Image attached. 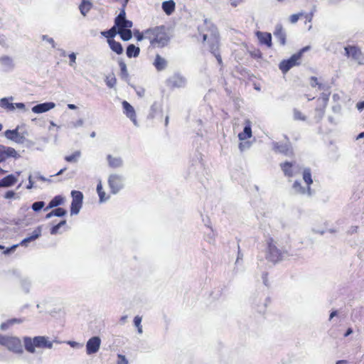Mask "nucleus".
<instances>
[{"instance_id": "nucleus-56", "label": "nucleus", "mask_w": 364, "mask_h": 364, "mask_svg": "<svg viewBox=\"0 0 364 364\" xmlns=\"http://www.w3.org/2000/svg\"><path fill=\"white\" fill-rule=\"evenodd\" d=\"M116 82H117L116 78L114 77H112L110 79H109V78L107 79L106 84L109 87L112 88L114 87Z\"/></svg>"}, {"instance_id": "nucleus-64", "label": "nucleus", "mask_w": 364, "mask_h": 364, "mask_svg": "<svg viewBox=\"0 0 364 364\" xmlns=\"http://www.w3.org/2000/svg\"><path fill=\"white\" fill-rule=\"evenodd\" d=\"M356 108L361 112L364 109V101L359 102L356 104Z\"/></svg>"}, {"instance_id": "nucleus-19", "label": "nucleus", "mask_w": 364, "mask_h": 364, "mask_svg": "<svg viewBox=\"0 0 364 364\" xmlns=\"http://www.w3.org/2000/svg\"><path fill=\"white\" fill-rule=\"evenodd\" d=\"M292 189L296 194L306 195L311 197L314 194V191L311 190L310 186L304 188L301 186L299 181H295L292 185Z\"/></svg>"}, {"instance_id": "nucleus-44", "label": "nucleus", "mask_w": 364, "mask_h": 364, "mask_svg": "<svg viewBox=\"0 0 364 364\" xmlns=\"http://www.w3.org/2000/svg\"><path fill=\"white\" fill-rule=\"evenodd\" d=\"M81 156L80 151H76L70 156H66L65 160L70 163H76Z\"/></svg>"}, {"instance_id": "nucleus-32", "label": "nucleus", "mask_w": 364, "mask_h": 364, "mask_svg": "<svg viewBox=\"0 0 364 364\" xmlns=\"http://www.w3.org/2000/svg\"><path fill=\"white\" fill-rule=\"evenodd\" d=\"M92 7V4L90 0H82L79 6V9L81 14L84 16L90 11Z\"/></svg>"}, {"instance_id": "nucleus-6", "label": "nucleus", "mask_w": 364, "mask_h": 364, "mask_svg": "<svg viewBox=\"0 0 364 364\" xmlns=\"http://www.w3.org/2000/svg\"><path fill=\"white\" fill-rule=\"evenodd\" d=\"M345 55L347 58L358 63L360 65L364 63V55L360 48L356 46H347L344 48Z\"/></svg>"}, {"instance_id": "nucleus-34", "label": "nucleus", "mask_w": 364, "mask_h": 364, "mask_svg": "<svg viewBox=\"0 0 364 364\" xmlns=\"http://www.w3.org/2000/svg\"><path fill=\"white\" fill-rule=\"evenodd\" d=\"M325 109H326V108L320 107V106L317 107L315 109L314 119L316 123H319L322 120V119L324 116V114H325Z\"/></svg>"}, {"instance_id": "nucleus-36", "label": "nucleus", "mask_w": 364, "mask_h": 364, "mask_svg": "<svg viewBox=\"0 0 364 364\" xmlns=\"http://www.w3.org/2000/svg\"><path fill=\"white\" fill-rule=\"evenodd\" d=\"M161 110V107L159 103L155 102L151 106L150 112L149 114V118H154L158 112Z\"/></svg>"}, {"instance_id": "nucleus-24", "label": "nucleus", "mask_w": 364, "mask_h": 364, "mask_svg": "<svg viewBox=\"0 0 364 364\" xmlns=\"http://www.w3.org/2000/svg\"><path fill=\"white\" fill-rule=\"evenodd\" d=\"M256 36L260 43L266 45L268 48L272 46V35L270 33L257 31Z\"/></svg>"}, {"instance_id": "nucleus-48", "label": "nucleus", "mask_w": 364, "mask_h": 364, "mask_svg": "<svg viewBox=\"0 0 364 364\" xmlns=\"http://www.w3.org/2000/svg\"><path fill=\"white\" fill-rule=\"evenodd\" d=\"M54 216L56 217H63L65 216L67 214L66 210H65L63 208H57L54 210H53Z\"/></svg>"}, {"instance_id": "nucleus-45", "label": "nucleus", "mask_w": 364, "mask_h": 364, "mask_svg": "<svg viewBox=\"0 0 364 364\" xmlns=\"http://www.w3.org/2000/svg\"><path fill=\"white\" fill-rule=\"evenodd\" d=\"M125 8L126 7H122V9L120 10L119 14H118V16L114 19V24L115 25H118L119 23V21H122V20L126 18Z\"/></svg>"}, {"instance_id": "nucleus-21", "label": "nucleus", "mask_w": 364, "mask_h": 364, "mask_svg": "<svg viewBox=\"0 0 364 364\" xmlns=\"http://www.w3.org/2000/svg\"><path fill=\"white\" fill-rule=\"evenodd\" d=\"M0 64L5 72L11 71L15 67L13 58L6 55L0 56Z\"/></svg>"}, {"instance_id": "nucleus-8", "label": "nucleus", "mask_w": 364, "mask_h": 364, "mask_svg": "<svg viewBox=\"0 0 364 364\" xmlns=\"http://www.w3.org/2000/svg\"><path fill=\"white\" fill-rule=\"evenodd\" d=\"M281 169L287 177H294L298 175L301 171V167L296 161H285L280 164Z\"/></svg>"}, {"instance_id": "nucleus-22", "label": "nucleus", "mask_w": 364, "mask_h": 364, "mask_svg": "<svg viewBox=\"0 0 364 364\" xmlns=\"http://www.w3.org/2000/svg\"><path fill=\"white\" fill-rule=\"evenodd\" d=\"M107 161L109 167L111 168H119L124 166V161L121 156H114L112 154L107 156Z\"/></svg>"}, {"instance_id": "nucleus-38", "label": "nucleus", "mask_w": 364, "mask_h": 364, "mask_svg": "<svg viewBox=\"0 0 364 364\" xmlns=\"http://www.w3.org/2000/svg\"><path fill=\"white\" fill-rule=\"evenodd\" d=\"M303 179L304 182L306 183L307 186H310L313 183L311 170L309 168H306L303 171Z\"/></svg>"}, {"instance_id": "nucleus-28", "label": "nucleus", "mask_w": 364, "mask_h": 364, "mask_svg": "<svg viewBox=\"0 0 364 364\" xmlns=\"http://www.w3.org/2000/svg\"><path fill=\"white\" fill-rule=\"evenodd\" d=\"M157 71H162L167 67V61L165 58H162L160 55H156L155 60L153 63Z\"/></svg>"}, {"instance_id": "nucleus-50", "label": "nucleus", "mask_w": 364, "mask_h": 364, "mask_svg": "<svg viewBox=\"0 0 364 364\" xmlns=\"http://www.w3.org/2000/svg\"><path fill=\"white\" fill-rule=\"evenodd\" d=\"M41 39L43 41H46L47 43H48L51 47L53 48H55V46H56V44H55V42L54 41V39L51 37H49L48 35H43L41 36Z\"/></svg>"}, {"instance_id": "nucleus-5", "label": "nucleus", "mask_w": 364, "mask_h": 364, "mask_svg": "<svg viewBox=\"0 0 364 364\" xmlns=\"http://www.w3.org/2000/svg\"><path fill=\"white\" fill-rule=\"evenodd\" d=\"M24 127V125H18L14 129H7L4 132L5 137L7 139L18 144H24L27 141L26 136L28 134V133L26 130L21 129V127Z\"/></svg>"}, {"instance_id": "nucleus-2", "label": "nucleus", "mask_w": 364, "mask_h": 364, "mask_svg": "<svg viewBox=\"0 0 364 364\" xmlns=\"http://www.w3.org/2000/svg\"><path fill=\"white\" fill-rule=\"evenodd\" d=\"M146 35V39L149 41L150 45L153 47H164L169 41V37L164 26L147 29Z\"/></svg>"}, {"instance_id": "nucleus-25", "label": "nucleus", "mask_w": 364, "mask_h": 364, "mask_svg": "<svg viewBox=\"0 0 364 364\" xmlns=\"http://www.w3.org/2000/svg\"><path fill=\"white\" fill-rule=\"evenodd\" d=\"M41 227L38 226L37 228H36L33 232H32L31 235L24 238L21 242L20 245L21 246H26L28 243L34 241L35 240L38 239L41 235Z\"/></svg>"}, {"instance_id": "nucleus-52", "label": "nucleus", "mask_w": 364, "mask_h": 364, "mask_svg": "<svg viewBox=\"0 0 364 364\" xmlns=\"http://www.w3.org/2000/svg\"><path fill=\"white\" fill-rule=\"evenodd\" d=\"M252 144L250 141H242L239 144V149L240 151H244L250 148Z\"/></svg>"}, {"instance_id": "nucleus-26", "label": "nucleus", "mask_w": 364, "mask_h": 364, "mask_svg": "<svg viewBox=\"0 0 364 364\" xmlns=\"http://www.w3.org/2000/svg\"><path fill=\"white\" fill-rule=\"evenodd\" d=\"M252 136V127L251 122L250 120L245 121V126L243 132L238 134V138L240 141H245Z\"/></svg>"}, {"instance_id": "nucleus-49", "label": "nucleus", "mask_w": 364, "mask_h": 364, "mask_svg": "<svg viewBox=\"0 0 364 364\" xmlns=\"http://www.w3.org/2000/svg\"><path fill=\"white\" fill-rule=\"evenodd\" d=\"M205 240L208 243H210V244H213L215 242V233L213 232L212 228H210V232L206 234V235H205Z\"/></svg>"}, {"instance_id": "nucleus-23", "label": "nucleus", "mask_w": 364, "mask_h": 364, "mask_svg": "<svg viewBox=\"0 0 364 364\" xmlns=\"http://www.w3.org/2000/svg\"><path fill=\"white\" fill-rule=\"evenodd\" d=\"M275 38L279 42L282 46L286 44L287 34L281 24H277L274 31Z\"/></svg>"}, {"instance_id": "nucleus-63", "label": "nucleus", "mask_w": 364, "mask_h": 364, "mask_svg": "<svg viewBox=\"0 0 364 364\" xmlns=\"http://www.w3.org/2000/svg\"><path fill=\"white\" fill-rule=\"evenodd\" d=\"M15 193L13 191H8L4 196V198L6 199H10L14 197Z\"/></svg>"}, {"instance_id": "nucleus-55", "label": "nucleus", "mask_w": 364, "mask_h": 364, "mask_svg": "<svg viewBox=\"0 0 364 364\" xmlns=\"http://www.w3.org/2000/svg\"><path fill=\"white\" fill-rule=\"evenodd\" d=\"M9 337V336L0 334V345L6 347Z\"/></svg>"}, {"instance_id": "nucleus-3", "label": "nucleus", "mask_w": 364, "mask_h": 364, "mask_svg": "<svg viewBox=\"0 0 364 364\" xmlns=\"http://www.w3.org/2000/svg\"><path fill=\"white\" fill-rule=\"evenodd\" d=\"M267 245L266 259L271 262L277 263L282 260L287 254L286 250L279 248L277 241L272 237L267 240Z\"/></svg>"}, {"instance_id": "nucleus-40", "label": "nucleus", "mask_w": 364, "mask_h": 364, "mask_svg": "<svg viewBox=\"0 0 364 364\" xmlns=\"http://www.w3.org/2000/svg\"><path fill=\"white\" fill-rule=\"evenodd\" d=\"M119 66L120 68V75L122 78L127 80L129 77V73L126 63L123 60H119Z\"/></svg>"}, {"instance_id": "nucleus-37", "label": "nucleus", "mask_w": 364, "mask_h": 364, "mask_svg": "<svg viewBox=\"0 0 364 364\" xmlns=\"http://www.w3.org/2000/svg\"><path fill=\"white\" fill-rule=\"evenodd\" d=\"M133 26L132 21L127 20V19H123L122 21H119V23L118 25H115L116 28H118V30H125V29H130Z\"/></svg>"}, {"instance_id": "nucleus-39", "label": "nucleus", "mask_w": 364, "mask_h": 364, "mask_svg": "<svg viewBox=\"0 0 364 364\" xmlns=\"http://www.w3.org/2000/svg\"><path fill=\"white\" fill-rule=\"evenodd\" d=\"M117 33L119 34L121 38L124 41L130 40L132 37V33L130 29L118 30Z\"/></svg>"}, {"instance_id": "nucleus-14", "label": "nucleus", "mask_w": 364, "mask_h": 364, "mask_svg": "<svg viewBox=\"0 0 364 364\" xmlns=\"http://www.w3.org/2000/svg\"><path fill=\"white\" fill-rule=\"evenodd\" d=\"M6 348L16 354H22L23 353L21 341L16 336H10Z\"/></svg>"}, {"instance_id": "nucleus-35", "label": "nucleus", "mask_w": 364, "mask_h": 364, "mask_svg": "<svg viewBox=\"0 0 364 364\" xmlns=\"http://www.w3.org/2000/svg\"><path fill=\"white\" fill-rule=\"evenodd\" d=\"M101 34L106 37L107 40H114L113 38L117 34V28L115 24L110 29L102 31Z\"/></svg>"}, {"instance_id": "nucleus-54", "label": "nucleus", "mask_w": 364, "mask_h": 364, "mask_svg": "<svg viewBox=\"0 0 364 364\" xmlns=\"http://www.w3.org/2000/svg\"><path fill=\"white\" fill-rule=\"evenodd\" d=\"M117 364H129V362L125 355L117 354Z\"/></svg>"}, {"instance_id": "nucleus-13", "label": "nucleus", "mask_w": 364, "mask_h": 364, "mask_svg": "<svg viewBox=\"0 0 364 364\" xmlns=\"http://www.w3.org/2000/svg\"><path fill=\"white\" fill-rule=\"evenodd\" d=\"M301 54H294L289 59L280 62L279 68L283 73H287L291 68L299 64Z\"/></svg>"}, {"instance_id": "nucleus-20", "label": "nucleus", "mask_w": 364, "mask_h": 364, "mask_svg": "<svg viewBox=\"0 0 364 364\" xmlns=\"http://www.w3.org/2000/svg\"><path fill=\"white\" fill-rule=\"evenodd\" d=\"M55 107V104L53 102H46L43 103L38 104L31 108L33 112L36 114H41L53 109Z\"/></svg>"}, {"instance_id": "nucleus-16", "label": "nucleus", "mask_w": 364, "mask_h": 364, "mask_svg": "<svg viewBox=\"0 0 364 364\" xmlns=\"http://www.w3.org/2000/svg\"><path fill=\"white\" fill-rule=\"evenodd\" d=\"M273 150L275 152H278L284 154L287 156H291L293 155V149L290 143H279L273 142Z\"/></svg>"}, {"instance_id": "nucleus-53", "label": "nucleus", "mask_w": 364, "mask_h": 364, "mask_svg": "<svg viewBox=\"0 0 364 364\" xmlns=\"http://www.w3.org/2000/svg\"><path fill=\"white\" fill-rule=\"evenodd\" d=\"M304 15L303 12H300L298 14H294L290 16L289 21L291 23H295L298 21L299 18Z\"/></svg>"}, {"instance_id": "nucleus-27", "label": "nucleus", "mask_w": 364, "mask_h": 364, "mask_svg": "<svg viewBox=\"0 0 364 364\" xmlns=\"http://www.w3.org/2000/svg\"><path fill=\"white\" fill-rule=\"evenodd\" d=\"M16 181L17 178L13 174H9L0 180V187H11L14 186Z\"/></svg>"}, {"instance_id": "nucleus-31", "label": "nucleus", "mask_w": 364, "mask_h": 364, "mask_svg": "<svg viewBox=\"0 0 364 364\" xmlns=\"http://www.w3.org/2000/svg\"><path fill=\"white\" fill-rule=\"evenodd\" d=\"M140 53V48L134 44H129L126 50V54L128 58H136L139 56Z\"/></svg>"}, {"instance_id": "nucleus-30", "label": "nucleus", "mask_w": 364, "mask_h": 364, "mask_svg": "<svg viewBox=\"0 0 364 364\" xmlns=\"http://www.w3.org/2000/svg\"><path fill=\"white\" fill-rule=\"evenodd\" d=\"M64 203V198L60 195L55 196L48 203V206L44 208L45 211L49 209L58 207Z\"/></svg>"}, {"instance_id": "nucleus-10", "label": "nucleus", "mask_w": 364, "mask_h": 364, "mask_svg": "<svg viewBox=\"0 0 364 364\" xmlns=\"http://www.w3.org/2000/svg\"><path fill=\"white\" fill-rule=\"evenodd\" d=\"M108 183L111 193L116 194L124 187V177L117 173L111 174L108 178Z\"/></svg>"}, {"instance_id": "nucleus-29", "label": "nucleus", "mask_w": 364, "mask_h": 364, "mask_svg": "<svg viewBox=\"0 0 364 364\" xmlns=\"http://www.w3.org/2000/svg\"><path fill=\"white\" fill-rule=\"evenodd\" d=\"M161 8L166 15L170 16L175 11L176 4L173 0L165 1L162 3Z\"/></svg>"}, {"instance_id": "nucleus-46", "label": "nucleus", "mask_w": 364, "mask_h": 364, "mask_svg": "<svg viewBox=\"0 0 364 364\" xmlns=\"http://www.w3.org/2000/svg\"><path fill=\"white\" fill-rule=\"evenodd\" d=\"M141 317L136 316L134 318V323L135 326L137 328V331L139 333H142V326L141 325Z\"/></svg>"}, {"instance_id": "nucleus-42", "label": "nucleus", "mask_w": 364, "mask_h": 364, "mask_svg": "<svg viewBox=\"0 0 364 364\" xmlns=\"http://www.w3.org/2000/svg\"><path fill=\"white\" fill-rule=\"evenodd\" d=\"M329 95H330L329 92L328 93L323 92L321 95L320 97L317 100L320 103L319 104L320 107H322L324 108L326 107L328 100H329Z\"/></svg>"}, {"instance_id": "nucleus-15", "label": "nucleus", "mask_w": 364, "mask_h": 364, "mask_svg": "<svg viewBox=\"0 0 364 364\" xmlns=\"http://www.w3.org/2000/svg\"><path fill=\"white\" fill-rule=\"evenodd\" d=\"M101 345V339L99 336L90 338L86 343V353L87 355L95 354L98 352Z\"/></svg>"}, {"instance_id": "nucleus-43", "label": "nucleus", "mask_w": 364, "mask_h": 364, "mask_svg": "<svg viewBox=\"0 0 364 364\" xmlns=\"http://www.w3.org/2000/svg\"><path fill=\"white\" fill-rule=\"evenodd\" d=\"M293 119L296 121H306V116L296 108L293 109Z\"/></svg>"}, {"instance_id": "nucleus-9", "label": "nucleus", "mask_w": 364, "mask_h": 364, "mask_svg": "<svg viewBox=\"0 0 364 364\" xmlns=\"http://www.w3.org/2000/svg\"><path fill=\"white\" fill-rule=\"evenodd\" d=\"M71 196L70 215H77L82 205L83 194L79 191H72Z\"/></svg>"}, {"instance_id": "nucleus-58", "label": "nucleus", "mask_w": 364, "mask_h": 364, "mask_svg": "<svg viewBox=\"0 0 364 364\" xmlns=\"http://www.w3.org/2000/svg\"><path fill=\"white\" fill-rule=\"evenodd\" d=\"M68 57L70 59L69 65L73 67L76 61V54L75 53H71L69 54Z\"/></svg>"}, {"instance_id": "nucleus-59", "label": "nucleus", "mask_w": 364, "mask_h": 364, "mask_svg": "<svg viewBox=\"0 0 364 364\" xmlns=\"http://www.w3.org/2000/svg\"><path fill=\"white\" fill-rule=\"evenodd\" d=\"M67 343L72 348H81L82 347V344H80L76 341H69L67 342Z\"/></svg>"}, {"instance_id": "nucleus-62", "label": "nucleus", "mask_w": 364, "mask_h": 364, "mask_svg": "<svg viewBox=\"0 0 364 364\" xmlns=\"http://www.w3.org/2000/svg\"><path fill=\"white\" fill-rule=\"evenodd\" d=\"M237 249H238V251H237V259H236V262H235L236 264L239 263L240 260H242L243 258V254L240 251L239 245H237Z\"/></svg>"}, {"instance_id": "nucleus-60", "label": "nucleus", "mask_w": 364, "mask_h": 364, "mask_svg": "<svg viewBox=\"0 0 364 364\" xmlns=\"http://www.w3.org/2000/svg\"><path fill=\"white\" fill-rule=\"evenodd\" d=\"M11 325V323H9V320L6 321V322H4L1 324V329L2 331H6Z\"/></svg>"}, {"instance_id": "nucleus-61", "label": "nucleus", "mask_w": 364, "mask_h": 364, "mask_svg": "<svg viewBox=\"0 0 364 364\" xmlns=\"http://www.w3.org/2000/svg\"><path fill=\"white\" fill-rule=\"evenodd\" d=\"M24 321L23 318H11L9 319V323H11V325H14L16 323H21Z\"/></svg>"}, {"instance_id": "nucleus-47", "label": "nucleus", "mask_w": 364, "mask_h": 364, "mask_svg": "<svg viewBox=\"0 0 364 364\" xmlns=\"http://www.w3.org/2000/svg\"><path fill=\"white\" fill-rule=\"evenodd\" d=\"M44 205L45 203L43 201H36L32 204L31 208L33 211L38 212L44 207Z\"/></svg>"}, {"instance_id": "nucleus-41", "label": "nucleus", "mask_w": 364, "mask_h": 364, "mask_svg": "<svg viewBox=\"0 0 364 364\" xmlns=\"http://www.w3.org/2000/svg\"><path fill=\"white\" fill-rule=\"evenodd\" d=\"M97 191L100 198V203H104L108 200L109 197L105 196L106 193L103 191L101 182H100L97 186Z\"/></svg>"}, {"instance_id": "nucleus-57", "label": "nucleus", "mask_w": 364, "mask_h": 364, "mask_svg": "<svg viewBox=\"0 0 364 364\" xmlns=\"http://www.w3.org/2000/svg\"><path fill=\"white\" fill-rule=\"evenodd\" d=\"M84 124V121L83 119H79L78 120H77L76 122H73L71 123V127L73 128H77V127H80L83 125Z\"/></svg>"}, {"instance_id": "nucleus-4", "label": "nucleus", "mask_w": 364, "mask_h": 364, "mask_svg": "<svg viewBox=\"0 0 364 364\" xmlns=\"http://www.w3.org/2000/svg\"><path fill=\"white\" fill-rule=\"evenodd\" d=\"M205 24L210 28V50L216 58L219 64L222 63L221 56L218 52L219 48V41L218 38V31L215 26L210 24L208 20H205Z\"/></svg>"}, {"instance_id": "nucleus-18", "label": "nucleus", "mask_w": 364, "mask_h": 364, "mask_svg": "<svg viewBox=\"0 0 364 364\" xmlns=\"http://www.w3.org/2000/svg\"><path fill=\"white\" fill-rule=\"evenodd\" d=\"M122 107L124 109V113L126 116L130 119L134 124L138 127V122L136 120V116L134 107L127 101L122 102Z\"/></svg>"}, {"instance_id": "nucleus-12", "label": "nucleus", "mask_w": 364, "mask_h": 364, "mask_svg": "<svg viewBox=\"0 0 364 364\" xmlns=\"http://www.w3.org/2000/svg\"><path fill=\"white\" fill-rule=\"evenodd\" d=\"M14 100L13 97H3L0 100V107L5 109L8 112H13L16 108L26 111V105L23 102L12 103L9 101Z\"/></svg>"}, {"instance_id": "nucleus-51", "label": "nucleus", "mask_w": 364, "mask_h": 364, "mask_svg": "<svg viewBox=\"0 0 364 364\" xmlns=\"http://www.w3.org/2000/svg\"><path fill=\"white\" fill-rule=\"evenodd\" d=\"M134 34L138 41L146 39V30L144 33H141L139 31H135Z\"/></svg>"}, {"instance_id": "nucleus-11", "label": "nucleus", "mask_w": 364, "mask_h": 364, "mask_svg": "<svg viewBox=\"0 0 364 364\" xmlns=\"http://www.w3.org/2000/svg\"><path fill=\"white\" fill-rule=\"evenodd\" d=\"M186 78L179 73H175L166 80L167 86L171 88H182L186 85Z\"/></svg>"}, {"instance_id": "nucleus-7", "label": "nucleus", "mask_w": 364, "mask_h": 364, "mask_svg": "<svg viewBox=\"0 0 364 364\" xmlns=\"http://www.w3.org/2000/svg\"><path fill=\"white\" fill-rule=\"evenodd\" d=\"M269 298L263 294H257L251 297V304L257 312L263 313L269 302Z\"/></svg>"}, {"instance_id": "nucleus-1", "label": "nucleus", "mask_w": 364, "mask_h": 364, "mask_svg": "<svg viewBox=\"0 0 364 364\" xmlns=\"http://www.w3.org/2000/svg\"><path fill=\"white\" fill-rule=\"evenodd\" d=\"M23 341L25 350L32 354L36 352V348L51 349L53 348V342L48 337L44 336H37L33 338L24 336Z\"/></svg>"}, {"instance_id": "nucleus-17", "label": "nucleus", "mask_w": 364, "mask_h": 364, "mask_svg": "<svg viewBox=\"0 0 364 364\" xmlns=\"http://www.w3.org/2000/svg\"><path fill=\"white\" fill-rule=\"evenodd\" d=\"M19 156V154L14 148L0 145V163L4 161L9 157L17 159Z\"/></svg>"}, {"instance_id": "nucleus-33", "label": "nucleus", "mask_w": 364, "mask_h": 364, "mask_svg": "<svg viewBox=\"0 0 364 364\" xmlns=\"http://www.w3.org/2000/svg\"><path fill=\"white\" fill-rule=\"evenodd\" d=\"M107 43L113 52L118 55H120L123 53V47L119 42H117L114 40H107Z\"/></svg>"}]
</instances>
